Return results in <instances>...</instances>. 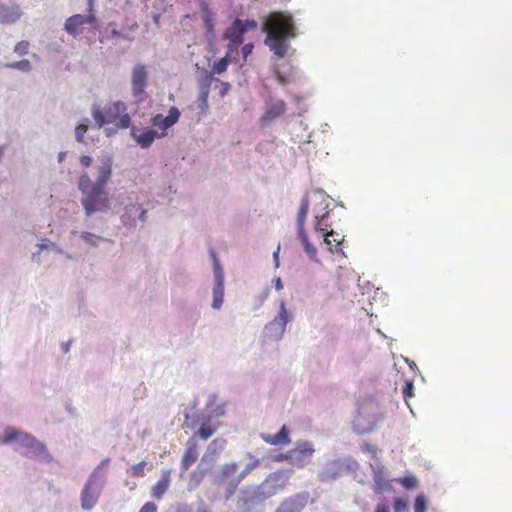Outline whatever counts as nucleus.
I'll return each mask as SVG.
<instances>
[{
  "mask_svg": "<svg viewBox=\"0 0 512 512\" xmlns=\"http://www.w3.org/2000/svg\"><path fill=\"white\" fill-rule=\"evenodd\" d=\"M417 484V481L414 477H405L403 479V485L406 487V488H412V487H415Z\"/></svg>",
  "mask_w": 512,
  "mask_h": 512,
  "instance_id": "41",
  "label": "nucleus"
},
{
  "mask_svg": "<svg viewBox=\"0 0 512 512\" xmlns=\"http://www.w3.org/2000/svg\"><path fill=\"white\" fill-rule=\"evenodd\" d=\"M258 464V461H256L255 463H252V464H249L246 468V470L244 472L241 473V475L238 477V479L236 481H231L228 486H227V489H226V494H225V498L226 499H229L236 491L237 487H238V484L239 482L241 481V479L245 476V474H247L251 469H253L254 467H256V465Z\"/></svg>",
  "mask_w": 512,
  "mask_h": 512,
  "instance_id": "24",
  "label": "nucleus"
},
{
  "mask_svg": "<svg viewBox=\"0 0 512 512\" xmlns=\"http://www.w3.org/2000/svg\"><path fill=\"white\" fill-rule=\"evenodd\" d=\"M327 201L334 202L333 199H331L328 195H325V196L322 195L321 202H322V205L325 204V209H327L329 207V203H326Z\"/></svg>",
  "mask_w": 512,
  "mask_h": 512,
  "instance_id": "45",
  "label": "nucleus"
},
{
  "mask_svg": "<svg viewBox=\"0 0 512 512\" xmlns=\"http://www.w3.org/2000/svg\"><path fill=\"white\" fill-rule=\"evenodd\" d=\"M14 441L25 449L24 455L26 457L33 459H50V455L43 443L29 433L8 426L5 428L4 435L0 438V443L9 444Z\"/></svg>",
  "mask_w": 512,
  "mask_h": 512,
  "instance_id": "3",
  "label": "nucleus"
},
{
  "mask_svg": "<svg viewBox=\"0 0 512 512\" xmlns=\"http://www.w3.org/2000/svg\"><path fill=\"white\" fill-rule=\"evenodd\" d=\"M403 395L405 400L407 401L408 398L412 397L414 395V385L412 382L407 381L403 387Z\"/></svg>",
  "mask_w": 512,
  "mask_h": 512,
  "instance_id": "38",
  "label": "nucleus"
},
{
  "mask_svg": "<svg viewBox=\"0 0 512 512\" xmlns=\"http://www.w3.org/2000/svg\"><path fill=\"white\" fill-rule=\"evenodd\" d=\"M279 247L277 248V250L273 253V257L275 259V265L276 267L279 266Z\"/></svg>",
  "mask_w": 512,
  "mask_h": 512,
  "instance_id": "46",
  "label": "nucleus"
},
{
  "mask_svg": "<svg viewBox=\"0 0 512 512\" xmlns=\"http://www.w3.org/2000/svg\"><path fill=\"white\" fill-rule=\"evenodd\" d=\"M81 238L83 241L94 247L98 246L99 242L104 240L103 238L89 232H83L81 234Z\"/></svg>",
  "mask_w": 512,
  "mask_h": 512,
  "instance_id": "29",
  "label": "nucleus"
},
{
  "mask_svg": "<svg viewBox=\"0 0 512 512\" xmlns=\"http://www.w3.org/2000/svg\"><path fill=\"white\" fill-rule=\"evenodd\" d=\"M21 15L22 13L19 6H6L4 4H0V24H13L21 17Z\"/></svg>",
  "mask_w": 512,
  "mask_h": 512,
  "instance_id": "20",
  "label": "nucleus"
},
{
  "mask_svg": "<svg viewBox=\"0 0 512 512\" xmlns=\"http://www.w3.org/2000/svg\"><path fill=\"white\" fill-rule=\"evenodd\" d=\"M274 285L277 291H280L283 289V283L279 277H276L274 280Z\"/></svg>",
  "mask_w": 512,
  "mask_h": 512,
  "instance_id": "43",
  "label": "nucleus"
},
{
  "mask_svg": "<svg viewBox=\"0 0 512 512\" xmlns=\"http://www.w3.org/2000/svg\"><path fill=\"white\" fill-rule=\"evenodd\" d=\"M147 84V72L144 65L138 64L132 71V91L135 96L141 95Z\"/></svg>",
  "mask_w": 512,
  "mask_h": 512,
  "instance_id": "15",
  "label": "nucleus"
},
{
  "mask_svg": "<svg viewBox=\"0 0 512 512\" xmlns=\"http://www.w3.org/2000/svg\"><path fill=\"white\" fill-rule=\"evenodd\" d=\"M92 163V158L88 155H82L80 157V164L84 167V168H88Z\"/></svg>",
  "mask_w": 512,
  "mask_h": 512,
  "instance_id": "42",
  "label": "nucleus"
},
{
  "mask_svg": "<svg viewBox=\"0 0 512 512\" xmlns=\"http://www.w3.org/2000/svg\"><path fill=\"white\" fill-rule=\"evenodd\" d=\"M329 217V212H326L324 214H322L321 216V219H322V223Z\"/></svg>",
  "mask_w": 512,
  "mask_h": 512,
  "instance_id": "52",
  "label": "nucleus"
},
{
  "mask_svg": "<svg viewBox=\"0 0 512 512\" xmlns=\"http://www.w3.org/2000/svg\"><path fill=\"white\" fill-rule=\"evenodd\" d=\"M104 480L95 479V475H89L81 491L80 501L84 510L93 509L98 503L102 493Z\"/></svg>",
  "mask_w": 512,
  "mask_h": 512,
  "instance_id": "6",
  "label": "nucleus"
},
{
  "mask_svg": "<svg viewBox=\"0 0 512 512\" xmlns=\"http://www.w3.org/2000/svg\"><path fill=\"white\" fill-rule=\"evenodd\" d=\"M92 116L99 127L105 124H113L119 129H127L131 124L127 107L121 101L113 102L103 109L96 105L93 106Z\"/></svg>",
  "mask_w": 512,
  "mask_h": 512,
  "instance_id": "4",
  "label": "nucleus"
},
{
  "mask_svg": "<svg viewBox=\"0 0 512 512\" xmlns=\"http://www.w3.org/2000/svg\"><path fill=\"white\" fill-rule=\"evenodd\" d=\"M145 216H146V211H145V210H142V212H141V214H140V219H141L142 221H144V220H145Z\"/></svg>",
  "mask_w": 512,
  "mask_h": 512,
  "instance_id": "53",
  "label": "nucleus"
},
{
  "mask_svg": "<svg viewBox=\"0 0 512 512\" xmlns=\"http://www.w3.org/2000/svg\"><path fill=\"white\" fill-rule=\"evenodd\" d=\"M260 437L265 443L270 445L285 446L290 443L289 430L285 425H283L280 431L275 435L262 433Z\"/></svg>",
  "mask_w": 512,
  "mask_h": 512,
  "instance_id": "19",
  "label": "nucleus"
},
{
  "mask_svg": "<svg viewBox=\"0 0 512 512\" xmlns=\"http://www.w3.org/2000/svg\"><path fill=\"white\" fill-rule=\"evenodd\" d=\"M96 21V17L92 12H89L87 16L81 14H75L69 17L65 22V30L70 35H77L81 32V27L84 24H93Z\"/></svg>",
  "mask_w": 512,
  "mask_h": 512,
  "instance_id": "14",
  "label": "nucleus"
},
{
  "mask_svg": "<svg viewBox=\"0 0 512 512\" xmlns=\"http://www.w3.org/2000/svg\"><path fill=\"white\" fill-rule=\"evenodd\" d=\"M69 349L68 344L64 345V351L67 352Z\"/></svg>",
  "mask_w": 512,
  "mask_h": 512,
  "instance_id": "55",
  "label": "nucleus"
},
{
  "mask_svg": "<svg viewBox=\"0 0 512 512\" xmlns=\"http://www.w3.org/2000/svg\"><path fill=\"white\" fill-rule=\"evenodd\" d=\"M207 97H208V89H206V90H204V91H202V92H201V98H202V101H203L204 103H206V102H207Z\"/></svg>",
  "mask_w": 512,
  "mask_h": 512,
  "instance_id": "48",
  "label": "nucleus"
},
{
  "mask_svg": "<svg viewBox=\"0 0 512 512\" xmlns=\"http://www.w3.org/2000/svg\"><path fill=\"white\" fill-rule=\"evenodd\" d=\"M212 257L214 260L215 270V285L213 287L212 307L214 309H219L222 306L224 300V278L219 261L214 253H212Z\"/></svg>",
  "mask_w": 512,
  "mask_h": 512,
  "instance_id": "11",
  "label": "nucleus"
},
{
  "mask_svg": "<svg viewBox=\"0 0 512 512\" xmlns=\"http://www.w3.org/2000/svg\"><path fill=\"white\" fill-rule=\"evenodd\" d=\"M253 49H254V45L252 43H247L242 47L241 52H242L244 60H246L247 57L252 53Z\"/></svg>",
  "mask_w": 512,
  "mask_h": 512,
  "instance_id": "40",
  "label": "nucleus"
},
{
  "mask_svg": "<svg viewBox=\"0 0 512 512\" xmlns=\"http://www.w3.org/2000/svg\"><path fill=\"white\" fill-rule=\"evenodd\" d=\"M226 444V441L224 439H214L209 447L208 450H211L213 453H215L217 450H222Z\"/></svg>",
  "mask_w": 512,
  "mask_h": 512,
  "instance_id": "34",
  "label": "nucleus"
},
{
  "mask_svg": "<svg viewBox=\"0 0 512 512\" xmlns=\"http://www.w3.org/2000/svg\"><path fill=\"white\" fill-rule=\"evenodd\" d=\"M303 508L302 503L294 498L284 500L277 508L276 512H300Z\"/></svg>",
  "mask_w": 512,
  "mask_h": 512,
  "instance_id": "22",
  "label": "nucleus"
},
{
  "mask_svg": "<svg viewBox=\"0 0 512 512\" xmlns=\"http://www.w3.org/2000/svg\"><path fill=\"white\" fill-rule=\"evenodd\" d=\"M88 121L89 120L87 118L83 119L75 128L76 140L80 143L84 142V135L88 130Z\"/></svg>",
  "mask_w": 512,
  "mask_h": 512,
  "instance_id": "27",
  "label": "nucleus"
},
{
  "mask_svg": "<svg viewBox=\"0 0 512 512\" xmlns=\"http://www.w3.org/2000/svg\"><path fill=\"white\" fill-rule=\"evenodd\" d=\"M59 159H60V161L63 159V154L62 153L59 155Z\"/></svg>",
  "mask_w": 512,
  "mask_h": 512,
  "instance_id": "56",
  "label": "nucleus"
},
{
  "mask_svg": "<svg viewBox=\"0 0 512 512\" xmlns=\"http://www.w3.org/2000/svg\"><path fill=\"white\" fill-rule=\"evenodd\" d=\"M238 466L235 463L226 464L222 468V476L228 478L237 472Z\"/></svg>",
  "mask_w": 512,
  "mask_h": 512,
  "instance_id": "33",
  "label": "nucleus"
},
{
  "mask_svg": "<svg viewBox=\"0 0 512 512\" xmlns=\"http://www.w3.org/2000/svg\"><path fill=\"white\" fill-rule=\"evenodd\" d=\"M131 135L142 148H148L156 138H160L158 133L151 128L140 130L133 127Z\"/></svg>",
  "mask_w": 512,
  "mask_h": 512,
  "instance_id": "18",
  "label": "nucleus"
},
{
  "mask_svg": "<svg viewBox=\"0 0 512 512\" xmlns=\"http://www.w3.org/2000/svg\"><path fill=\"white\" fill-rule=\"evenodd\" d=\"M180 115L181 113L177 107H171L167 116L164 117L162 114H156L152 117V126L161 130V132L158 133L160 138L167 135V130L178 122Z\"/></svg>",
  "mask_w": 512,
  "mask_h": 512,
  "instance_id": "10",
  "label": "nucleus"
},
{
  "mask_svg": "<svg viewBox=\"0 0 512 512\" xmlns=\"http://www.w3.org/2000/svg\"><path fill=\"white\" fill-rule=\"evenodd\" d=\"M147 466L146 461H141L133 466H131L128 470L129 474L133 477H143L145 475V467Z\"/></svg>",
  "mask_w": 512,
  "mask_h": 512,
  "instance_id": "28",
  "label": "nucleus"
},
{
  "mask_svg": "<svg viewBox=\"0 0 512 512\" xmlns=\"http://www.w3.org/2000/svg\"><path fill=\"white\" fill-rule=\"evenodd\" d=\"M29 43L27 41H20L16 44L14 51L18 55H25L28 53Z\"/></svg>",
  "mask_w": 512,
  "mask_h": 512,
  "instance_id": "35",
  "label": "nucleus"
},
{
  "mask_svg": "<svg viewBox=\"0 0 512 512\" xmlns=\"http://www.w3.org/2000/svg\"><path fill=\"white\" fill-rule=\"evenodd\" d=\"M324 229H322L323 243L326 246L327 252L335 258H344V236L335 231H330L327 233H323Z\"/></svg>",
  "mask_w": 512,
  "mask_h": 512,
  "instance_id": "9",
  "label": "nucleus"
},
{
  "mask_svg": "<svg viewBox=\"0 0 512 512\" xmlns=\"http://www.w3.org/2000/svg\"><path fill=\"white\" fill-rule=\"evenodd\" d=\"M289 477L284 471L271 473L261 484L262 493L272 496L281 491L288 484Z\"/></svg>",
  "mask_w": 512,
  "mask_h": 512,
  "instance_id": "8",
  "label": "nucleus"
},
{
  "mask_svg": "<svg viewBox=\"0 0 512 512\" xmlns=\"http://www.w3.org/2000/svg\"><path fill=\"white\" fill-rule=\"evenodd\" d=\"M375 512H389L386 505H378Z\"/></svg>",
  "mask_w": 512,
  "mask_h": 512,
  "instance_id": "47",
  "label": "nucleus"
},
{
  "mask_svg": "<svg viewBox=\"0 0 512 512\" xmlns=\"http://www.w3.org/2000/svg\"><path fill=\"white\" fill-rule=\"evenodd\" d=\"M308 213V201L306 199H303L298 211V224H299V231L302 230V224L304 219L306 218V215Z\"/></svg>",
  "mask_w": 512,
  "mask_h": 512,
  "instance_id": "31",
  "label": "nucleus"
},
{
  "mask_svg": "<svg viewBox=\"0 0 512 512\" xmlns=\"http://www.w3.org/2000/svg\"><path fill=\"white\" fill-rule=\"evenodd\" d=\"M221 85H222V90L220 91V94L222 96H224L230 89V84L227 82H222Z\"/></svg>",
  "mask_w": 512,
  "mask_h": 512,
  "instance_id": "44",
  "label": "nucleus"
},
{
  "mask_svg": "<svg viewBox=\"0 0 512 512\" xmlns=\"http://www.w3.org/2000/svg\"><path fill=\"white\" fill-rule=\"evenodd\" d=\"M197 512H212V511L207 509L206 507H203V508L199 509Z\"/></svg>",
  "mask_w": 512,
  "mask_h": 512,
  "instance_id": "54",
  "label": "nucleus"
},
{
  "mask_svg": "<svg viewBox=\"0 0 512 512\" xmlns=\"http://www.w3.org/2000/svg\"><path fill=\"white\" fill-rule=\"evenodd\" d=\"M269 291H270V289H269V288H266V289L264 290L263 297H262V301H264V300L268 297Z\"/></svg>",
  "mask_w": 512,
  "mask_h": 512,
  "instance_id": "51",
  "label": "nucleus"
},
{
  "mask_svg": "<svg viewBox=\"0 0 512 512\" xmlns=\"http://www.w3.org/2000/svg\"><path fill=\"white\" fill-rule=\"evenodd\" d=\"M198 445L195 436H192L186 444V450L181 459V469L188 470L198 459Z\"/></svg>",
  "mask_w": 512,
  "mask_h": 512,
  "instance_id": "16",
  "label": "nucleus"
},
{
  "mask_svg": "<svg viewBox=\"0 0 512 512\" xmlns=\"http://www.w3.org/2000/svg\"><path fill=\"white\" fill-rule=\"evenodd\" d=\"M109 464H110L109 458L103 459L90 475H95V479H97V480H104V470L107 469Z\"/></svg>",
  "mask_w": 512,
  "mask_h": 512,
  "instance_id": "26",
  "label": "nucleus"
},
{
  "mask_svg": "<svg viewBox=\"0 0 512 512\" xmlns=\"http://www.w3.org/2000/svg\"><path fill=\"white\" fill-rule=\"evenodd\" d=\"M10 67L20 69L23 71H29L31 69V64H30L29 60L24 59V60H21V61L11 64Z\"/></svg>",
  "mask_w": 512,
  "mask_h": 512,
  "instance_id": "36",
  "label": "nucleus"
},
{
  "mask_svg": "<svg viewBox=\"0 0 512 512\" xmlns=\"http://www.w3.org/2000/svg\"><path fill=\"white\" fill-rule=\"evenodd\" d=\"M200 422V427L194 433L195 439L198 437L202 440L209 439L220 427V423H213L211 415L201 416L200 419L190 417L188 414L185 415L184 425L189 429H194Z\"/></svg>",
  "mask_w": 512,
  "mask_h": 512,
  "instance_id": "7",
  "label": "nucleus"
},
{
  "mask_svg": "<svg viewBox=\"0 0 512 512\" xmlns=\"http://www.w3.org/2000/svg\"><path fill=\"white\" fill-rule=\"evenodd\" d=\"M158 508L154 502L145 503L139 510V512H157Z\"/></svg>",
  "mask_w": 512,
  "mask_h": 512,
  "instance_id": "39",
  "label": "nucleus"
},
{
  "mask_svg": "<svg viewBox=\"0 0 512 512\" xmlns=\"http://www.w3.org/2000/svg\"><path fill=\"white\" fill-rule=\"evenodd\" d=\"M313 452L314 450L311 449L308 444H304L303 446L293 449L286 454H280L276 457V460H289L293 464L304 465L310 461Z\"/></svg>",
  "mask_w": 512,
  "mask_h": 512,
  "instance_id": "12",
  "label": "nucleus"
},
{
  "mask_svg": "<svg viewBox=\"0 0 512 512\" xmlns=\"http://www.w3.org/2000/svg\"><path fill=\"white\" fill-rule=\"evenodd\" d=\"M427 501L424 495L416 497L414 502V512H426Z\"/></svg>",
  "mask_w": 512,
  "mask_h": 512,
  "instance_id": "32",
  "label": "nucleus"
},
{
  "mask_svg": "<svg viewBox=\"0 0 512 512\" xmlns=\"http://www.w3.org/2000/svg\"><path fill=\"white\" fill-rule=\"evenodd\" d=\"M288 320L285 303L282 301L280 303L278 315L267 325L266 329L268 331H274L275 334L280 337L285 331Z\"/></svg>",
  "mask_w": 512,
  "mask_h": 512,
  "instance_id": "17",
  "label": "nucleus"
},
{
  "mask_svg": "<svg viewBox=\"0 0 512 512\" xmlns=\"http://www.w3.org/2000/svg\"><path fill=\"white\" fill-rule=\"evenodd\" d=\"M232 54L233 53L227 51L223 58L219 59L213 64L212 72L218 75L224 73L227 70L228 65L233 61Z\"/></svg>",
  "mask_w": 512,
  "mask_h": 512,
  "instance_id": "23",
  "label": "nucleus"
},
{
  "mask_svg": "<svg viewBox=\"0 0 512 512\" xmlns=\"http://www.w3.org/2000/svg\"><path fill=\"white\" fill-rule=\"evenodd\" d=\"M256 27L257 22L255 20H234L223 34V38L229 41L227 51L236 53L237 47L244 41V34L249 30L255 29Z\"/></svg>",
  "mask_w": 512,
  "mask_h": 512,
  "instance_id": "5",
  "label": "nucleus"
},
{
  "mask_svg": "<svg viewBox=\"0 0 512 512\" xmlns=\"http://www.w3.org/2000/svg\"><path fill=\"white\" fill-rule=\"evenodd\" d=\"M170 485V471H163L160 479L152 487L151 495L156 499H161Z\"/></svg>",
  "mask_w": 512,
  "mask_h": 512,
  "instance_id": "21",
  "label": "nucleus"
},
{
  "mask_svg": "<svg viewBox=\"0 0 512 512\" xmlns=\"http://www.w3.org/2000/svg\"><path fill=\"white\" fill-rule=\"evenodd\" d=\"M401 506H404V503L401 501V500H397L395 502V508L396 510H399L401 508Z\"/></svg>",
  "mask_w": 512,
  "mask_h": 512,
  "instance_id": "50",
  "label": "nucleus"
},
{
  "mask_svg": "<svg viewBox=\"0 0 512 512\" xmlns=\"http://www.w3.org/2000/svg\"><path fill=\"white\" fill-rule=\"evenodd\" d=\"M111 176L112 162L109 158L98 167L95 183L91 182L88 173L80 175L78 189L82 193L81 203L87 216L95 212L106 211L110 208V199L106 191V185Z\"/></svg>",
  "mask_w": 512,
  "mask_h": 512,
  "instance_id": "1",
  "label": "nucleus"
},
{
  "mask_svg": "<svg viewBox=\"0 0 512 512\" xmlns=\"http://www.w3.org/2000/svg\"><path fill=\"white\" fill-rule=\"evenodd\" d=\"M87 3H88V12H92L93 13V6H94V0H87Z\"/></svg>",
  "mask_w": 512,
  "mask_h": 512,
  "instance_id": "49",
  "label": "nucleus"
},
{
  "mask_svg": "<svg viewBox=\"0 0 512 512\" xmlns=\"http://www.w3.org/2000/svg\"><path fill=\"white\" fill-rule=\"evenodd\" d=\"M214 399H211L207 405V409H210V414L213 417H222L225 415V406L223 404L217 405L215 408H211Z\"/></svg>",
  "mask_w": 512,
  "mask_h": 512,
  "instance_id": "30",
  "label": "nucleus"
},
{
  "mask_svg": "<svg viewBox=\"0 0 512 512\" xmlns=\"http://www.w3.org/2000/svg\"><path fill=\"white\" fill-rule=\"evenodd\" d=\"M264 30L267 32L266 45L279 58L284 57L288 49L287 39L295 37L292 17L283 12L272 13L264 23Z\"/></svg>",
  "mask_w": 512,
  "mask_h": 512,
  "instance_id": "2",
  "label": "nucleus"
},
{
  "mask_svg": "<svg viewBox=\"0 0 512 512\" xmlns=\"http://www.w3.org/2000/svg\"><path fill=\"white\" fill-rule=\"evenodd\" d=\"M299 237H300L301 242H302V244H303V246H304V249H305V251L307 252V254L309 255V257H310L311 259H314V260H315V259H316V255H317V250H316V248H315V247H313V246L309 243V241H308L307 237L304 235V233L302 232V230H300V231H299Z\"/></svg>",
  "mask_w": 512,
  "mask_h": 512,
  "instance_id": "25",
  "label": "nucleus"
},
{
  "mask_svg": "<svg viewBox=\"0 0 512 512\" xmlns=\"http://www.w3.org/2000/svg\"><path fill=\"white\" fill-rule=\"evenodd\" d=\"M274 76H275L277 83L280 85L284 86L290 82V79L287 76H285L284 74H282L279 71V69H277V68L274 69Z\"/></svg>",
  "mask_w": 512,
  "mask_h": 512,
  "instance_id": "37",
  "label": "nucleus"
},
{
  "mask_svg": "<svg viewBox=\"0 0 512 512\" xmlns=\"http://www.w3.org/2000/svg\"><path fill=\"white\" fill-rule=\"evenodd\" d=\"M286 103L281 99H271L266 106L264 114L260 118L262 126L268 125L270 122L281 117L286 112Z\"/></svg>",
  "mask_w": 512,
  "mask_h": 512,
  "instance_id": "13",
  "label": "nucleus"
}]
</instances>
